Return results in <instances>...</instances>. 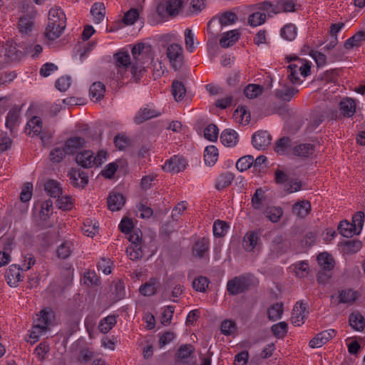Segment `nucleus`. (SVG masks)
Instances as JSON below:
<instances>
[{
	"instance_id": "obj_42",
	"label": "nucleus",
	"mask_w": 365,
	"mask_h": 365,
	"mask_svg": "<svg viewBox=\"0 0 365 365\" xmlns=\"http://www.w3.org/2000/svg\"><path fill=\"white\" fill-rule=\"evenodd\" d=\"M63 31V29H59L56 24L48 22L47 26L45 29L44 35L48 40L53 41L59 38Z\"/></svg>"
},
{
	"instance_id": "obj_45",
	"label": "nucleus",
	"mask_w": 365,
	"mask_h": 365,
	"mask_svg": "<svg viewBox=\"0 0 365 365\" xmlns=\"http://www.w3.org/2000/svg\"><path fill=\"white\" fill-rule=\"evenodd\" d=\"M338 231L342 236L347 238L351 237L354 235H359L356 232V229L354 230L351 224L346 220L341 221L339 223L338 226Z\"/></svg>"
},
{
	"instance_id": "obj_33",
	"label": "nucleus",
	"mask_w": 365,
	"mask_h": 365,
	"mask_svg": "<svg viewBox=\"0 0 365 365\" xmlns=\"http://www.w3.org/2000/svg\"><path fill=\"white\" fill-rule=\"evenodd\" d=\"M159 282L155 278H151L148 282L140 287L139 291L143 296H152L155 294Z\"/></svg>"
},
{
	"instance_id": "obj_8",
	"label": "nucleus",
	"mask_w": 365,
	"mask_h": 365,
	"mask_svg": "<svg viewBox=\"0 0 365 365\" xmlns=\"http://www.w3.org/2000/svg\"><path fill=\"white\" fill-rule=\"evenodd\" d=\"M186 165L187 161L184 158L175 155L166 161L163 168L166 172L178 173L184 170Z\"/></svg>"
},
{
	"instance_id": "obj_57",
	"label": "nucleus",
	"mask_w": 365,
	"mask_h": 365,
	"mask_svg": "<svg viewBox=\"0 0 365 365\" xmlns=\"http://www.w3.org/2000/svg\"><path fill=\"white\" fill-rule=\"evenodd\" d=\"M210 283L209 279L205 277H199L192 282V287L197 292H205Z\"/></svg>"
},
{
	"instance_id": "obj_20",
	"label": "nucleus",
	"mask_w": 365,
	"mask_h": 365,
	"mask_svg": "<svg viewBox=\"0 0 365 365\" xmlns=\"http://www.w3.org/2000/svg\"><path fill=\"white\" fill-rule=\"evenodd\" d=\"M76 161L78 165L84 168H88L93 166V153L91 150H84L80 152L76 155Z\"/></svg>"
},
{
	"instance_id": "obj_12",
	"label": "nucleus",
	"mask_w": 365,
	"mask_h": 365,
	"mask_svg": "<svg viewBox=\"0 0 365 365\" xmlns=\"http://www.w3.org/2000/svg\"><path fill=\"white\" fill-rule=\"evenodd\" d=\"M334 329H328L317 334L310 341L309 346L312 348H319L327 344L335 336Z\"/></svg>"
},
{
	"instance_id": "obj_43",
	"label": "nucleus",
	"mask_w": 365,
	"mask_h": 365,
	"mask_svg": "<svg viewBox=\"0 0 365 365\" xmlns=\"http://www.w3.org/2000/svg\"><path fill=\"white\" fill-rule=\"evenodd\" d=\"M186 93V88L182 82L173 81L172 83V94L177 101H181Z\"/></svg>"
},
{
	"instance_id": "obj_37",
	"label": "nucleus",
	"mask_w": 365,
	"mask_h": 365,
	"mask_svg": "<svg viewBox=\"0 0 365 365\" xmlns=\"http://www.w3.org/2000/svg\"><path fill=\"white\" fill-rule=\"evenodd\" d=\"M91 14L96 24L101 23L104 19L106 8L103 3H95L91 7Z\"/></svg>"
},
{
	"instance_id": "obj_22",
	"label": "nucleus",
	"mask_w": 365,
	"mask_h": 365,
	"mask_svg": "<svg viewBox=\"0 0 365 365\" xmlns=\"http://www.w3.org/2000/svg\"><path fill=\"white\" fill-rule=\"evenodd\" d=\"M339 110L343 116L351 117L356 112V103L352 98H344L339 103Z\"/></svg>"
},
{
	"instance_id": "obj_41",
	"label": "nucleus",
	"mask_w": 365,
	"mask_h": 365,
	"mask_svg": "<svg viewBox=\"0 0 365 365\" xmlns=\"http://www.w3.org/2000/svg\"><path fill=\"white\" fill-rule=\"evenodd\" d=\"M317 261L322 269L330 271L334 266L333 258L327 252L320 253L317 257Z\"/></svg>"
},
{
	"instance_id": "obj_36",
	"label": "nucleus",
	"mask_w": 365,
	"mask_h": 365,
	"mask_svg": "<svg viewBox=\"0 0 365 365\" xmlns=\"http://www.w3.org/2000/svg\"><path fill=\"white\" fill-rule=\"evenodd\" d=\"M240 34L237 30H232L225 34L220 40V44L223 48L233 45L239 38Z\"/></svg>"
},
{
	"instance_id": "obj_61",
	"label": "nucleus",
	"mask_w": 365,
	"mask_h": 365,
	"mask_svg": "<svg viewBox=\"0 0 365 365\" xmlns=\"http://www.w3.org/2000/svg\"><path fill=\"white\" fill-rule=\"evenodd\" d=\"M219 130L215 124L208 125L204 130V136L210 141H215L217 139Z\"/></svg>"
},
{
	"instance_id": "obj_60",
	"label": "nucleus",
	"mask_w": 365,
	"mask_h": 365,
	"mask_svg": "<svg viewBox=\"0 0 365 365\" xmlns=\"http://www.w3.org/2000/svg\"><path fill=\"white\" fill-rule=\"evenodd\" d=\"M266 14L260 11L253 13L249 16L248 22L252 26H257L264 23Z\"/></svg>"
},
{
	"instance_id": "obj_30",
	"label": "nucleus",
	"mask_w": 365,
	"mask_h": 365,
	"mask_svg": "<svg viewBox=\"0 0 365 365\" xmlns=\"http://www.w3.org/2000/svg\"><path fill=\"white\" fill-rule=\"evenodd\" d=\"M195 350V347L192 344L181 345L175 354L176 359L183 361L190 358L194 354Z\"/></svg>"
},
{
	"instance_id": "obj_34",
	"label": "nucleus",
	"mask_w": 365,
	"mask_h": 365,
	"mask_svg": "<svg viewBox=\"0 0 365 365\" xmlns=\"http://www.w3.org/2000/svg\"><path fill=\"white\" fill-rule=\"evenodd\" d=\"M300 68L302 66L299 65V58L296 61V62L289 64L287 67L288 69V79L292 83H299L300 79L299 77Z\"/></svg>"
},
{
	"instance_id": "obj_52",
	"label": "nucleus",
	"mask_w": 365,
	"mask_h": 365,
	"mask_svg": "<svg viewBox=\"0 0 365 365\" xmlns=\"http://www.w3.org/2000/svg\"><path fill=\"white\" fill-rule=\"evenodd\" d=\"M264 213L271 222H277L282 217L283 212L280 207H271L267 208Z\"/></svg>"
},
{
	"instance_id": "obj_56",
	"label": "nucleus",
	"mask_w": 365,
	"mask_h": 365,
	"mask_svg": "<svg viewBox=\"0 0 365 365\" xmlns=\"http://www.w3.org/2000/svg\"><path fill=\"white\" fill-rule=\"evenodd\" d=\"M271 330L274 336L283 338L287 333V324L285 322H281L272 325Z\"/></svg>"
},
{
	"instance_id": "obj_19",
	"label": "nucleus",
	"mask_w": 365,
	"mask_h": 365,
	"mask_svg": "<svg viewBox=\"0 0 365 365\" xmlns=\"http://www.w3.org/2000/svg\"><path fill=\"white\" fill-rule=\"evenodd\" d=\"M160 115V113L152 109L149 107H145L144 108L140 109V110L136 113L134 121L137 124H140L145 120H150L154 117H157Z\"/></svg>"
},
{
	"instance_id": "obj_24",
	"label": "nucleus",
	"mask_w": 365,
	"mask_h": 365,
	"mask_svg": "<svg viewBox=\"0 0 365 365\" xmlns=\"http://www.w3.org/2000/svg\"><path fill=\"white\" fill-rule=\"evenodd\" d=\"M349 325L356 331H361L365 327V319L359 312H352L349 317Z\"/></svg>"
},
{
	"instance_id": "obj_6",
	"label": "nucleus",
	"mask_w": 365,
	"mask_h": 365,
	"mask_svg": "<svg viewBox=\"0 0 365 365\" xmlns=\"http://www.w3.org/2000/svg\"><path fill=\"white\" fill-rule=\"evenodd\" d=\"M0 53L5 58L6 61L18 60L21 52L16 48V44L13 41H7L0 49Z\"/></svg>"
},
{
	"instance_id": "obj_11",
	"label": "nucleus",
	"mask_w": 365,
	"mask_h": 365,
	"mask_svg": "<svg viewBox=\"0 0 365 365\" xmlns=\"http://www.w3.org/2000/svg\"><path fill=\"white\" fill-rule=\"evenodd\" d=\"M25 132L29 135L40 136V138L43 141L44 135H42V120L38 116H34L27 123Z\"/></svg>"
},
{
	"instance_id": "obj_63",
	"label": "nucleus",
	"mask_w": 365,
	"mask_h": 365,
	"mask_svg": "<svg viewBox=\"0 0 365 365\" xmlns=\"http://www.w3.org/2000/svg\"><path fill=\"white\" fill-rule=\"evenodd\" d=\"M237 19V15L233 12H225L219 17V22L222 26L234 24Z\"/></svg>"
},
{
	"instance_id": "obj_13",
	"label": "nucleus",
	"mask_w": 365,
	"mask_h": 365,
	"mask_svg": "<svg viewBox=\"0 0 365 365\" xmlns=\"http://www.w3.org/2000/svg\"><path fill=\"white\" fill-rule=\"evenodd\" d=\"M271 135L266 130L256 132L252 138V143L257 149H264L271 143Z\"/></svg>"
},
{
	"instance_id": "obj_38",
	"label": "nucleus",
	"mask_w": 365,
	"mask_h": 365,
	"mask_svg": "<svg viewBox=\"0 0 365 365\" xmlns=\"http://www.w3.org/2000/svg\"><path fill=\"white\" fill-rule=\"evenodd\" d=\"M339 303L351 304L356 301L358 294L351 289H344L339 292Z\"/></svg>"
},
{
	"instance_id": "obj_4",
	"label": "nucleus",
	"mask_w": 365,
	"mask_h": 365,
	"mask_svg": "<svg viewBox=\"0 0 365 365\" xmlns=\"http://www.w3.org/2000/svg\"><path fill=\"white\" fill-rule=\"evenodd\" d=\"M145 46L143 43H138L134 46L132 48L131 53L135 60V63L131 67V73L134 77H136L138 73H140L142 68H143V65L146 63L147 61L144 60L145 52H144Z\"/></svg>"
},
{
	"instance_id": "obj_5",
	"label": "nucleus",
	"mask_w": 365,
	"mask_h": 365,
	"mask_svg": "<svg viewBox=\"0 0 365 365\" xmlns=\"http://www.w3.org/2000/svg\"><path fill=\"white\" fill-rule=\"evenodd\" d=\"M167 56L172 67L177 70L182 65V48L180 44H170L167 49Z\"/></svg>"
},
{
	"instance_id": "obj_2",
	"label": "nucleus",
	"mask_w": 365,
	"mask_h": 365,
	"mask_svg": "<svg viewBox=\"0 0 365 365\" xmlns=\"http://www.w3.org/2000/svg\"><path fill=\"white\" fill-rule=\"evenodd\" d=\"M128 240L130 242V245L127 247L126 253L129 258L133 261L141 259L143 257L141 232L140 230H135L130 232Z\"/></svg>"
},
{
	"instance_id": "obj_58",
	"label": "nucleus",
	"mask_w": 365,
	"mask_h": 365,
	"mask_svg": "<svg viewBox=\"0 0 365 365\" xmlns=\"http://www.w3.org/2000/svg\"><path fill=\"white\" fill-rule=\"evenodd\" d=\"M229 226L222 220H217L213 225V234L215 237H222L225 235Z\"/></svg>"
},
{
	"instance_id": "obj_18",
	"label": "nucleus",
	"mask_w": 365,
	"mask_h": 365,
	"mask_svg": "<svg viewBox=\"0 0 365 365\" xmlns=\"http://www.w3.org/2000/svg\"><path fill=\"white\" fill-rule=\"evenodd\" d=\"M299 92V90L292 86H284L280 89L274 91V96L282 101L289 102L294 95Z\"/></svg>"
},
{
	"instance_id": "obj_54",
	"label": "nucleus",
	"mask_w": 365,
	"mask_h": 365,
	"mask_svg": "<svg viewBox=\"0 0 365 365\" xmlns=\"http://www.w3.org/2000/svg\"><path fill=\"white\" fill-rule=\"evenodd\" d=\"M265 199L264 191L261 188H257L252 197V205L255 210L262 207V202Z\"/></svg>"
},
{
	"instance_id": "obj_1",
	"label": "nucleus",
	"mask_w": 365,
	"mask_h": 365,
	"mask_svg": "<svg viewBox=\"0 0 365 365\" xmlns=\"http://www.w3.org/2000/svg\"><path fill=\"white\" fill-rule=\"evenodd\" d=\"M256 278L252 274H242L235 277L227 283V291L230 295H237L249 290L256 285Z\"/></svg>"
},
{
	"instance_id": "obj_17",
	"label": "nucleus",
	"mask_w": 365,
	"mask_h": 365,
	"mask_svg": "<svg viewBox=\"0 0 365 365\" xmlns=\"http://www.w3.org/2000/svg\"><path fill=\"white\" fill-rule=\"evenodd\" d=\"M86 144L85 139L81 137H72L65 143V148L68 155H73L78 150L83 148Z\"/></svg>"
},
{
	"instance_id": "obj_48",
	"label": "nucleus",
	"mask_w": 365,
	"mask_h": 365,
	"mask_svg": "<svg viewBox=\"0 0 365 365\" xmlns=\"http://www.w3.org/2000/svg\"><path fill=\"white\" fill-rule=\"evenodd\" d=\"M37 319L34 321V324H39V327L47 331V327L51 322V313L46 309L40 312V314L37 315Z\"/></svg>"
},
{
	"instance_id": "obj_14",
	"label": "nucleus",
	"mask_w": 365,
	"mask_h": 365,
	"mask_svg": "<svg viewBox=\"0 0 365 365\" xmlns=\"http://www.w3.org/2000/svg\"><path fill=\"white\" fill-rule=\"evenodd\" d=\"M48 22L56 24L59 29H65L66 26V15L61 9H51L48 12Z\"/></svg>"
},
{
	"instance_id": "obj_28",
	"label": "nucleus",
	"mask_w": 365,
	"mask_h": 365,
	"mask_svg": "<svg viewBox=\"0 0 365 365\" xmlns=\"http://www.w3.org/2000/svg\"><path fill=\"white\" fill-rule=\"evenodd\" d=\"M106 86L101 82H95L90 87V95L91 100L98 101L104 97Z\"/></svg>"
},
{
	"instance_id": "obj_62",
	"label": "nucleus",
	"mask_w": 365,
	"mask_h": 365,
	"mask_svg": "<svg viewBox=\"0 0 365 365\" xmlns=\"http://www.w3.org/2000/svg\"><path fill=\"white\" fill-rule=\"evenodd\" d=\"M364 221V214L363 212H357L355 213L352 217V223L351 225L354 229H356V232L360 234Z\"/></svg>"
},
{
	"instance_id": "obj_59",
	"label": "nucleus",
	"mask_w": 365,
	"mask_h": 365,
	"mask_svg": "<svg viewBox=\"0 0 365 365\" xmlns=\"http://www.w3.org/2000/svg\"><path fill=\"white\" fill-rule=\"evenodd\" d=\"M67 154L65 146L63 148H56L50 153L51 160L53 163H60Z\"/></svg>"
},
{
	"instance_id": "obj_7",
	"label": "nucleus",
	"mask_w": 365,
	"mask_h": 365,
	"mask_svg": "<svg viewBox=\"0 0 365 365\" xmlns=\"http://www.w3.org/2000/svg\"><path fill=\"white\" fill-rule=\"evenodd\" d=\"M182 5V0H168L165 4H160L157 9L160 15L165 11L170 16H175L179 14Z\"/></svg>"
},
{
	"instance_id": "obj_44",
	"label": "nucleus",
	"mask_w": 365,
	"mask_h": 365,
	"mask_svg": "<svg viewBox=\"0 0 365 365\" xmlns=\"http://www.w3.org/2000/svg\"><path fill=\"white\" fill-rule=\"evenodd\" d=\"M117 323L116 317L114 315H109L101 320L98 329L103 334L108 333Z\"/></svg>"
},
{
	"instance_id": "obj_40",
	"label": "nucleus",
	"mask_w": 365,
	"mask_h": 365,
	"mask_svg": "<svg viewBox=\"0 0 365 365\" xmlns=\"http://www.w3.org/2000/svg\"><path fill=\"white\" fill-rule=\"evenodd\" d=\"M44 189L47 194L51 197H59L62 194V190L58 183L53 180H48L45 183Z\"/></svg>"
},
{
	"instance_id": "obj_9",
	"label": "nucleus",
	"mask_w": 365,
	"mask_h": 365,
	"mask_svg": "<svg viewBox=\"0 0 365 365\" xmlns=\"http://www.w3.org/2000/svg\"><path fill=\"white\" fill-rule=\"evenodd\" d=\"M307 314V304L302 302H297L292 310L291 317L292 323L294 326L299 327L301 324H304V319Z\"/></svg>"
},
{
	"instance_id": "obj_26",
	"label": "nucleus",
	"mask_w": 365,
	"mask_h": 365,
	"mask_svg": "<svg viewBox=\"0 0 365 365\" xmlns=\"http://www.w3.org/2000/svg\"><path fill=\"white\" fill-rule=\"evenodd\" d=\"M20 110L14 108L11 109L7 113L6 118V127L9 128L11 132H13L14 129L19 123Z\"/></svg>"
},
{
	"instance_id": "obj_10",
	"label": "nucleus",
	"mask_w": 365,
	"mask_h": 365,
	"mask_svg": "<svg viewBox=\"0 0 365 365\" xmlns=\"http://www.w3.org/2000/svg\"><path fill=\"white\" fill-rule=\"evenodd\" d=\"M71 183L76 187L83 188L88 182V176L84 171L72 168L68 174Z\"/></svg>"
},
{
	"instance_id": "obj_49",
	"label": "nucleus",
	"mask_w": 365,
	"mask_h": 365,
	"mask_svg": "<svg viewBox=\"0 0 365 365\" xmlns=\"http://www.w3.org/2000/svg\"><path fill=\"white\" fill-rule=\"evenodd\" d=\"M263 87L257 84H249L244 89V93L248 98H255L262 93Z\"/></svg>"
},
{
	"instance_id": "obj_53",
	"label": "nucleus",
	"mask_w": 365,
	"mask_h": 365,
	"mask_svg": "<svg viewBox=\"0 0 365 365\" xmlns=\"http://www.w3.org/2000/svg\"><path fill=\"white\" fill-rule=\"evenodd\" d=\"M362 36V31H358L345 41L344 48L346 49H351L354 47L359 46L361 41H363Z\"/></svg>"
},
{
	"instance_id": "obj_46",
	"label": "nucleus",
	"mask_w": 365,
	"mask_h": 365,
	"mask_svg": "<svg viewBox=\"0 0 365 365\" xmlns=\"http://www.w3.org/2000/svg\"><path fill=\"white\" fill-rule=\"evenodd\" d=\"M280 35L287 41H293L297 36V27L292 24H287L282 28Z\"/></svg>"
},
{
	"instance_id": "obj_16",
	"label": "nucleus",
	"mask_w": 365,
	"mask_h": 365,
	"mask_svg": "<svg viewBox=\"0 0 365 365\" xmlns=\"http://www.w3.org/2000/svg\"><path fill=\"white\" fill-rule=\"evenodd\" d=\"M21 277V269L16 264L11 265L5 273L6 280L10 287H16Z\"/></svg>"
},
{
	"instance_id": "obj_3",
	"label": "nucleus",
	"mask_w": 365,
	"mask_h": 365,
	"mask_svg": "<svg viewBox=\"0 0 365 365\" xmlns=\"http://www.w3.org/2000/svg\"><path fill=\"white\" fill-rule=\"evenodd\" d=\"M36 11L34 6L27 8L26 13L22 14L19 19L18 28L23 35H29L34 29V19Z\"/></svg>"
},
{
	"instance_id": "obj_55",
	"label": "nucleus",
	"mask_w": 365,
	"mask_h": 365,
	"mask_svg": "<svg viewBox=\"0 0 365 365\" xmlns=\"http://www.w3.org/2000/svg\"><path fill=\"white\" fill-rule=\"evenodd\" d=\"M73 245L71 242L66 241L63 242L57 250V255L59 258L66 259L72 252Z\"/></svg>"
},
{
	"instance_id": "obj_47",
	"label": "nucleus",
	"mask_w": 365,
	"mask_h": 365,
	"mask_svg": "<svg viewBox=\"0 0 365 365\" xmlns=\"http://www.w3.org/2000/svg\"><path fill=\"white\" fill-rule=\"evenodd\" d=\"M291 139L289 137L284 136L276 142L274 151L279 155H284L287 149L291 148Z\"/></svg>"
},
{
	"instance_id": "obj_15",
	"label": "nucleus",
	"mask_w": 365,
	"mask_h": 365,
	"mask_svg": "<svg viewBox=\"0 0 365 365\" xmlns=\"http://www.w3.org/2000/svg\"><path fill=\"white\" fill-rule=\"evenodd\" d=\"M125 202V197L118 192H110L107 198L108 207L111 211H119Z\"/></svg>"
},
{
	"instance_id": "obj_25",
	"label": "nucleus",
	"mask_w": 365,
	"mask_h": 365,
	"mask_svg": "<svg viewBox=\"0 0 365 365\" xmlns=\"http://www.w3.org/2000/svg\"><path fill=\"white\" fill-rule=\"evenodd\" d=\"M311 204L307 200L296 202L292 207V212L300 218H304L311 211Z\"/></svg>"
},
{
	"instance_id": "obj_29",
	"label": "nucleus",
	"mask_w": 365,
	"mask_h": 365,
	"mask_svg": "<svg viewBox=\"0 0 365 365\" xmlns=\"http://www.w3.org/2000/svg\"><path fill=\"white\" fill-rule=\"evenodd\" d=\"M218 158V150L215 145L207 146L205 149L204 160L206 165L212 166Z\"/></svg>"
},
{
	"instance_id": "obj_50",
	"label": "nucleus",
	"mask_w": 365,
	"mask_h": 365,
	"mask_svg": "<svg viewBox=\"0 0 365 365\" xmlns=\"http://www.w3.org/2000/svg\"><path fill=\"white\" fill-rule=\"evenodd\" d=\"M283 313L282 304L275 303L272 304L267 311L268 318L271 321H276L281 318Z\"/></svg>"
},
{
	"instance_id": "obj_31",
	"label": "nucleus",
	"mask_w": 365,
	"mask_h": 365,
	"mask_svg": "<svg viewBox=\"0 0 365 365\" xmlns=\"http://www.w3.org/2000/svg\"><path fill=\"white\" fill-rule=\"evenodd\" d=\"M274 9L277 14L281 12L294 11L295 3L293 0H278L274 2Z\"/></svg>"
},
{
	"instance_id": "obj_32",
	"label": "nucleus",
	"mask_w": 365,
	"mask_h": 365,
	"mask_svg": "<svg viewBox=\"0 0 365 365\" xmlns=\"http://www.w3.org/2000/svg\"><path fill=\"white\" fill-rule=\"evenodd\" d=\"M259 237L255 232H247L243 240V247L247 252L252 251L257 246Z\"/></svg>"
},
{
	"instance_id": "obj_23",
	"label": "nucleus",
	"mask_w": 365,
	"mask_h": 365,
	"mask_svg": "<svg viewBox=\"0 0 365 365\" xmlns=\"http://www.w3.org/2000/svg\"><path fill=\"white\" fill-rule=\"evenodd\" d=\"M210 242L207 238H201L195 242L192 248L195 257L202 258L209 250Z\"/></svg>"
},
{
	"instance_id": "obj_35",
	"label": "nucleus",
	"mask_w": 365,
	"mask_h": 365,
	"mask_svg": "<svg viewBox=\"0 0 365 365\" xmlns=\"http://www.w3.org/2000/svg\"><path fill=\"white\" fill-rule=\"evenodd\" d=\"M234 175L230 172H225L222 173L217 178L215 187L217 190H222L228 186H230L232 182L234 180Z\"/></svg>"
},
{
	"instance_id": "obj_27",
	"label": "nucleus",
	"mask_w": 365,
	"mask_h": 365,
	"mask_svg": "<svg viewBox=\"0 0 365 365\" xmlns=\"http://www.w3.org/2000/svg\"><path fill=\"white\" fill-rule=\"evenodd\" d=\"M314 152V146L311 143H302L293 148V154L300 158H307Z\"/></svg>"
},
{
	"instance_id": "obj_51",
	"label": "nucleus",
	"mask_w": 365,
	"mask_h": 365,
	"mask_svg": "<svg viewBox=\"0 0 365 365\" xmlns=\"http://www.w3.org/2000/svg\"><path fill=\"white\" fill-rule=\"evenodd\" d=\"M254 163V158L252 155H245L240 158L236 163V168L240 172L249 169Z\"/></svg>"
},
{
	"instance_id": "obj_64",
	"label": "nucleus",
	"mask_w": 365,
	"mask_h": 365,
	"mask_svg": "<svg viewBox=\"0 0 365 365\" xmlns=\"http://www.w3.org/2000/svg\"><path fill=\"white\" fill-rule=\"evenodd\" d=\"M139 16L138 11L136 9H130L127 11L123 19V21L126 25L133 24Z\"/></svg>"
},
{
	"instance_id": "obj_39",
	"label": "nucleus",
	"mask_w": 365,
	"mask_h": 365,
	"mask_svg": "<svg viewBox=\"0 0 365 365\" xmlns=\"http://www.w3.org/2000/svg\"><path fill=\"white\" fill-rule=\"evenodd\" d=\"M114 58L118 73L121 72V69L127 68L131 64L130 56L127 52H118L114 55Z\"/></svg>"
},
{
	"instance_id": "obj_21",
	"label": "nucleus",
	"mask_w": 365,
	"mask_h": 365,
	"mask_svg": "<svg viewBox=\"0 0 365 365\" xmlns=\"http://www.w3.org/2000/svg\"><path fill=\"white\" fill-rule=\"evenodd\" d=\"M222 143L227 147H234L239 140L237 132L232 129H226L220 135Z\"/></svg>"
}]
</instances>
